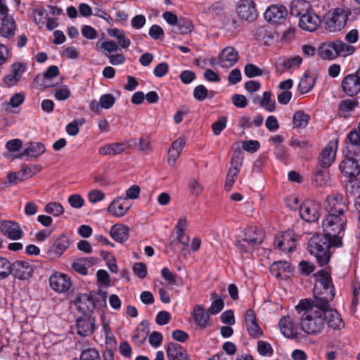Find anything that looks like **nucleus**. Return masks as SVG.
I'll list each match as a JSON object with an SVG mask.
<instances>
[{
    "instance_id": "obj_1",
    "label": "nucleus",
    "mask_w": 360,
    "mask_h": 360,
    "mask_svg": "<svg viewBox=\"0 0 360 360\" xmlns=\"http://www.w3.org/2000/svg\"><path fill=\"white\" fill-rule=\"evenodd\" d=\"M326 307L328 304L311 300H300L295 308L301 314L300 327L305 333L316 335L322 332L325 327L323 309Z\"/></svg>"
},
{
    "instance_id": "obj_2",
    "label": "nucleus",
    "mask_w": 360,
    "mask_h": 360,
    "mask_svg": "<svg viewBox=\"0 0 360 360\" xmlns=\"http://www.w3.org/2000/svg\"><path fill=\"white\" fill-rule=\"evenodd\" d=\"M347 218L345 214H328L322 221L324 234L332 240L335 247L342 245V238L345 233Z\"/></svg>"
},
{
    "instance_id": "obj_3",
    "label": "nucleus",
    "mask_w": 360,
    "mask_h": 360,
    "mask_svg": "<svg viewBox=\"0 0 360 360\" xmlns=\"http://www.w3.org/2000/svg\"><path fill=\"white\" fill-rule=\"evenodd\" d=\"M332 247H335L332 240L325 234L320 233L313 235L307 244L309 252L316 257L317 262L321 266L328 263L330 258V248Z\"/></svg>"
},
{
    "instance_id": "obj_4",
    "label": "nucleus",
    "mask_w": 360,
    "mask_h": 360,
    "mask_svg": "<svg viewBox=\"0 0 360 360\" xmlns=\"http://www.w3.org/2000/svg\"><path fill=\"white\" fill-rule=\"evenodd\" d=\"M318 284L314 288V295L311 300L323 303V305L332 301L335 297V288L330 274L321 269L315 274Z\"/></svg>"
},
{
    "instance_id": "obj_5",
    "label": "nucleus",
    "mask_w": 360,
    "mask_h": 360,
    "mask_svg": "<svg viewBox=\"0 0 360 360\" xmlns=\"http://www.w3.org/2000/svg\"><path fill=\"white\" fill-rule=\"evenodd\" d=\"M264 239V234L260 229L248 228L245 230L244 238L236 243L238 250L243 253H250L257 248Z\"/></svg>"
},
{
    "instance_id": "obj_6",
    "label": "nucleus",
    "mask_w": 360,
    "mask_h": 360,
    "mask_svg": "<svg viewBox=\"0 0 360 360\" xmlns=\"http://www.w3.org/2000/svg\"><path fill=\"white\" fill-rule=\"evenodd\" d=\"M348 20V13L342 8H336L332 13H328L325 18V27L329 32L341 30L346 25Z\"/></svg>"
},
{
    "instance_id": "obj_7",
    "label": "nucleus",
    "mask_w": 360,
    "mask_h": 360,
    "mask_svg": "<svg viewBox=\"0 0 360 360\" xmlns=\"http://www.w3.org/2000/svg\"><path fill=\"white\" fill-rule=\"evenodd\" d=\"M354 51V46H319L318 54L323 60H334L350 56Z\"/></svg>"
},
{
    "instance_id": "obj_8",
    "label": "nucleus",
    "mask_w": 360,
    "mask_h": 360,
    "mask_svg": "<svg viewBox=\"0 0 360 360\" xmlns=\"http://www.w3.org/2000/svg\"><path fill=\"white\" fill-rule=\"evenodd\" d=\"M321 205L318 202L307 200L300 207V215L307 222H314L320 217Z\"/></svg>"
},
{
    "instance_id": "obj_9",
    "label": "nucleus",
    "mask_w": 360,
    "mask_h": 360,
    "mask_svg": "<svg viewBox=\"0 0 360 360\" xmlns=\"http://www.w3.org/2000/svg\"><path fill=\"white\" fill-rule=\"evenodd\" d=\"M236 12L241 19L248 22H253L258 16L255 3L252 0L239 1Z\"/></svg>"
},
{
    "instance_id": "obj_10",
    "label": "nucleus",
    "mask_w": 360,
    "mask_h": 360,
    "mask_svg": "<svg viewBox=\"0 0 360 360\" xmlns=\"http://www.w3.org/2000/svg\"><path fill=\"white\" fill-rule=\"evenodd\" d=\"M297 238L295 233L292 230H288L281 236L276 237L274 240V246L283 252H292L296 246Z\"/></svg>"
},
{
    "instance_id": "obj_11",
    "label": "nucleus",
    "mask_w": 360,
    "mask_h": 360,
    "mask_svg": "<svg viewBox=\"0 0 360 360\" xmlns=\"http://www.w3.org/2000/svg\"><path fill=\"white\" fill-rule=\"evenodd\" d=\"M288 15V11L282 5L273 4L269 6L264 12V18L273 24H281Z\"/></svg>"
},
{
    "instance_id": "obj_12",
    "label": "nucleus",
    "mask_w": 360,
    "mask_h": 360,
    "mask_svg": "<svg viewBox=\"0 0 360 360\" xmlns=\"http://www.w3.org/2000/svg\"><path fill=\"white\" fill-rule=\"evenodd\" d=\"M337 148L336 141L330 140L327 143L319 156V164L321 167L328 168L332 165L335 158Z\"/></svg>"
},
{
    "instance_id": "obj_13",
    "label": "nucleus",
    "mask_w": 360,
    "mask_h": 360,
    "mask_svg": "<svg viewBox=\"0 0 360 360\" xmlns=\"http://www.w3.org/2000/svg\"><path fill=\"white\" fill-rule=\"evenodd\" d=\"M96 320L90 315L84 314L77 320V334L82 337L91 335L96 328Z\"/></svg>"
},
{
    "instance_id": "obj_14",
    "label": "nucleus",
    "mask_w": 360,
    "mask_h": 360,
    "mask_svg": "<svg viewBox=\"0 0 360 360\" xmlns=\"http://www.w3.org/2000/svg\"><path fill=\"white\" fill-rule=\"evenodd\" d=\"M131 143L136 144V139H131L127 142L112 143L106 144L98 149L101 155H116L121 154L131 146Z\"/></svg>"
},
{
    "instance_id": "obj_15",
    "label": "nucleus",
    "mask_w": 360,
    "mask_h": 360,
    "mask_svg": "<svg viewBox=\"0 0 360 360\" xmlns=\"http://www.w3.org/2000/svg\"><path fill=\"white\" fill-rule=\"evenodd\" d=\"M341 87L346 95L354 96L360 92V79L355 73L347 75L343 78Z\"/></svg>"
},
{
    "instance_id": "obj_16",
    "label": "nucleus",
    "mask_w": 360,
    "mask_h": 360,
    "mask_svg": "<svg viewBox=\"0 0 360 360\" xmlns=\"http://www.w3.org/2000/svg\"><path fill=\"white\" fill-rule=\"evenodd\" d=\"M131 206V203L127 200V198L117 197L110 202L108 207V212L116 217H122L127 212Z\"/></svg>"
},
{
    "instance_id": "obj_17",
    "label": "nucleus",
    "mask_w": 360,
    "mask_h": 360,
    "mask_svg": "<svg viewBox=\"0 0 360 360\" xmlns=\"http://www.w3.org/2000/svg\"><path fill=\"white\" fill-rule=\"evenodd\" d=\"M238 52L233 46H226L218 57V64L223 68H229L238 61Z\"/></svg>"
},
{
    "instance_id": "obj_18",
    "label": "nucleus",
    "mask_w": 360,
    "mask_h": 360,
    "mask_svg": "<svg viewBox=\"0 0 360 360\" xmlns=\"http://www.w3.org/2000/svg\"><path fill=\"white\" fill-rule=\"evenodd\" d=\"M49 283L53 290L60 293L68 292L71 286L70 279L65 274H55L51 276Z\"/></svg>"
},
{
    "instance_id": "obj_19",
    "label": "nucleus",
    "mask_w": 360,
    "mask_h": 360,
    "mask_svg": "<svg viewBox=\"0 0 360 360\" xmlns=\"http://www.w3.org/2000/svg\"><path fill=\"white\" fill-rule=\"evenodd\" d=\"M245 322L248 334L251 338H259L262 336V330L257 322L256 315L253 310L246 311Z\"/></svg>"
},
{
    "instance_id": "obj_20",
    "label": "nucleus",
    "mask_w": 360,
    "mask_h": 360,
    "mask_svg": "<svg viewBox=\"0 0 360 360\" xmlns=\"http://www.w3.org/2000/svg\"><path fill=\"white\" fill-rule=\"evenodd\" d=\"M321 20L319 15L311 11H308L300 18L299 25L301 29L314 32L321 25Z\"/></svg>"
},
{
    "instance_id": "obj_21",
    "label": "nucleus",
    "mask_w": 360,
    "mask_h": 360,
    "mask_svg": "<svg viewBox=\"0 0 360 360\" xmlns=\"http://www.w3.org/2000/svg\"><path fill=\"white\" fill-rule=\"evenodd\" d=\"M325 316V323H327L328 326L334 330H340L344 328L345 323L339 312L330 307V302H328V307L323 309Z\"/></svg>"
},
{
    "instance_id": "obj_22",
    "label": "nucleus",
    "mask_w": 360,
    "mask_h": 360,
    "mask_svg": "<svg viewBox=\"0 0 360 360\" xmlns=\"http://www.w3.org/2000/svg\"><path fill=\"white\" fill-rule=\"evenodd\" d=\"M342 200L343 196L339 194L328 196L326 200V208L328 214H345L347 207Z\"/></svg>"
},
{
    "instance_id": "obj_23",
    "label": "nucleus",
    "mask_w": 360,
    "mask_h": 360,
    "mask_svg": "<svg viewBox=\"0 0 360 360\" xmlns=\"http://www.w3.org/2000/svg\"><path fill=\"white\" fill-rule=\"evenodd\" d=\"M281 333L287 338H296L298 335V326L290 316H283L279 321Z\"/></svg>"
},
{
    "instance_id": "obj_24",
    "label": "nucleus",
    "mask_w": 360,
    "mask_h": 360,
    "mask_svg": "<svg viewBox=\"0 0 360 360\" xmlns=\"http://www.w3.org/2000/svg\"><path fill=\"white\" fill-rule=\"evenodd\" d=\"M11 271L14 276L19 280L29 278L33 272V268L29 262L25 261H15L12 263Z\"/></svg>"
},
{
    "instance_id": "obj_25",
    "label": "nucleus",
    "mask_w": 360,
    "mask_h": 360,
    "mask_svg": "<svg viewBox=\"0 0 360 360\" xmlns=\"http://www.w3.org/2000/svg\"><path fill=\"white\" fill-rule=\"evenodd\" d=\"M69 245L70 240L68 237L65 235H61L49 248L47 254L50 258H58L68 248Z\"/></svg>"
},
{
    "instance_id": "obj_26",
    "label": "nucleus",
    "mask_w": 360,
    "mask_h": 360,
    "mask_svg": "<svg viewBox=\"0 0 360 360\" xmlns=\"http://www.w3.org/2000/svg\"><path fill=\"white\" fill-rule=\"evenodd\" d=\"M1 233L12 240H18L22 237V231L19 224L13 221H4L0 224Z\"/></svg>"
},
{
    "instance_id": "obj_27",
    "label": "nucleus",
    "mask_w": 360,
    "mask_h": 360,
    "mask_svg": "<svg viewBox=\"0 0 360 360\" xmlns=\"http://www.w3.org/2000/svg\"><path fill=\"white\" fill-rule=\"evenodd\" d=\"M15 23L8 12L0 13V34L4 37H10L14 34Z\"/></svg>"
},
{
    "instance_id": "obj_28",
    "label": "nucleus",
    "mask_w": 360,
    "mask_h": 360,
    "mask_svg": "<svg viewBox=\"0 0 360 360\" xmlns=\"http://www.w3.org/2000/svg\"><path fill=\"white\" fill-rule=\"evenodd\" d=\"M186 144V140L184 137H180L175 140L168 150L167 163L170 167L175 165L176 160L179 158L183 148Z\"/></svg>"
},
{
    "instance_id": "obj_29",
    "label": "nucleus",
    "mask_w": 360,
    "mask_h": 360,
    "mask_svg": "<svg viewBox=\"0 0 360 360\" xmlns=\"http://www.w3.org/2000/svg\"><path fill=\"white\" fill-rule=\"evenodd\" d=\"M166 353L169 360H191L184 347L178 343L169 342Z\"/></svg>"
},
{
    "instance_id": "obj_30",
    "label": "nucleus",
    "mask_w": 360,
    "mask_h": 360,
    "mask_svg": "<svg viewBox=\"0 0 360 360\" xmlns=\"http://www.w3.org/2000/svg\"><path fill=\"white\" fill-rule=\"evenodd\" d=\"M342 173L349 179L355 178L360 173V166L358 162L352 158H346L340 165Z\"/></svg>"
},
{
    "instance_id": "obj_31",
    "label": "nucleus",
    "mask_w": 360,
    "mask_h": 360,
    "mask_svg": "<svg viewBox=\"0 0 360 360\" xmlns=\"http://www.w3.org/2000/svg\"><path fill=\"white\" fill-rule=\"evenodd\" d=\"M75 302L78 310L84 314L92 311L95 308L94 300L89 294H81Z\"/></svg>"
},
{
    "instance_id": "obj_32",
    "label": "nucleus",
    "mask_w": 360,
    "mask_h": 360,
    "mask_svg": "<svg viewBox=\"0 0 360 360\" xmlns=\"http://www.w3.org/2000/svg\"><path fill=\"white\" fill-rule=\"evenodd\" d=\"M270 272L276 278L286 277L292 271V266L290 263L285 261H278L274 262L270 266Z\"/></svg>"
},
{
    "instance_id": "obj_33",
    "label": "nucleus",
    "mask_w": 360,
    "mask_h": 360,
    "mask_svg": "<svg viewBox=\"0 0 360 360\" xmlns=\"http://www.w3.org/2000/svg\"><path fill=\"white\" fill-rule=\"evenodd\" d=\"M257 39L262 41L264 45L278 43L279 34L271 30L259 27L256 32Z\"/></svg>"
},
{
    "instance_id": "obj_34",
    "label": "nucleus",
    "mask_w": 360,
    "mask_h": 360,
    "mask_svg": "<svg viewBox=\"0 0 360 360\" xmlns=\"http://www.w3.org/2000/svg\"><path fill=\"white\" fill-rule=\"evenodd\" d=\"M129 228L123 224L113 225L110 231V236L116 241L122 243L129 238Z\"/></svg>"
},
{
    "instance_id": "obj_35",
    "label": "nucleus",
    "mask_w": 360,
    "mask_h": 360,
    "mask_svg": "<svg viewBox=\"0 0 360 360\" xmlns=\"http://www.w3.org/2000/svg\"><path fill=\"white\" fill-rule=\"evenodd\" d=\"M208 313V311H205L201 305H197L194 308L193 316L197 326L201 329L205 328L208 325L210 319Z\"/></svg>"
},
{
    "instance_id": "obj_36",
    "label": "nucleus",
    "mask_w": 360,
    "mask_h": 360,
    "mask_svg": "<svg viewBox=\"0 0 360 360\" xmlns=\"http://www.w3.org/2000/svg\"><path fill=\"white\" fill-rule=\"evenodd\" d=\"M103 50L102 52L104 53L109 58L110 63L113 65H117L122 64L124 58L122 54L116 53L113 54L118 51L119 46H101Z\"/></svg>"
},
{
    "instance_id": "obj_37",
    "label": "nucleus",
    "mask_w": 360,
    "mask_h": 360,
    "mask_svg": "<svg viewBox=\"0 0 360 360\" xmlns=\"http://www.w3.org/2000/svg\"><path fill=\"white\" fill-rule=\"evenodd\" d=\"M315 82L316 78L314 75L307 72H304L299 83V91L302 94L309 92L314 87Z\"/></svg>"
},
{
    "instance_id": "obj_38",
    "label": "nucleus",
    "mask_w": 360,
    "mask_h": 360,
    "mask_svg": "<svg viewBox=\"0 0 360 360\" xmlns=\"http://www.w3.org/2000/svg\"><path fill=\"white\" fill-rule=\"evenodd\" d=\"M358 103L356 100L346 99L340 102L338 107V114L340 117H347L349 116Z\"/></svg>"
},
{
    "instance_id": "obj_39",
    "label": "nucleus",
    "mask_w": 360,
    "mask_h": 360,
    "mask_svg": "<svg viewBox=\"0 0 360 360\" xmlns=\"http://www.w3.org/2000/svg\"><path fill=\"white\" fill-rule=\"evenodd\" d=\"M46 150V148L44 144L39 142H32L25 148V153L27 157L30 158H38Z\"/></svg>"
},
{
    "instance_id": "obj_40",
    "label": "nucleus",
    "mask_w": 360,
    "mask_h": 360,
    "mask_svg": "<svg viewBox=\"0 0 360 360\" xmlns=\"http://www.w3.org/2000/svg\"><path fill=\"white\" fill-rule=\"evenodd\" d=\"M310 120V116L302 110H298L295 112L292 122L296 128H305Z\"/></svg>"
},
{
    "instance_id": "obj_41",
    "label": "nucleus",
    "mask_w": 360,
    "mask_h": 360,
    "mask_svg": "<svg viewBox=\"0 0 360 360\" xmlns=\"http://www.w3.org/2000/svg\"><path fill=\"white\" fill-rule=\"evenodd\" d=\"M148 328L143 323L138 327L136 331L132 337V340L138 346L142 345L146 340L148 335Z\"/></svg>"
},
{
    "instance_id": "obj_42",
    "label": "nucleus",
    "mask_w": 360,
    "mask_h": 360,
    "mask_svg": "<svg viewBox=\"0 0 360 360\" xmlns=\"http://www.w3.org/2000/svg\"><path fill=\"white\" fill-rule=\"evenodd\" d=\"M214 91H208L202 84L196 86L193 90V97L198 101H202L207 97L212 98L214 97Z\"/></svg>"
},
{
    "instance_id": "obj_43",
    "label": "nucleus",
    "mask_w": 360,
    "mask_h": 360,
    "mask_svg": "<svg viewBox=\"0 0 360 360\" xmlns=\"http://www.w3.org/2000/svg\"><path fill=\"white\" fill-rule=\"evenodd\" d=\"M312 179L316 186H322L328 182L329 174L326 171L317 167L314 173Z\"/></svg>"
},
{
    "instance_id": "obj_44",
    "label": "nucleus",
    "mask_w": 360,
    "mask_h": 360,
    "mask_svg": "<svg viewBox=\"0 0 360 360\" xmlns=\"http://www.w3.org/2000/svg\"><path fill=\"white\" fill-rule=\"evenodd\" d=\"M309 6L308 2L302 0H294L291 3L290 13L292 15L301 17L302 13Z\"/></svg>"
},
{
    "instance_id": "obj_45",
    "label": "nucleus",
    "mask_w": 360,
    "mask_h": 360,
    "mask_svg": "<svg viewBox=\"0 0 360 360\" xmlns=\"http://www.w3.org/2000/svg\"><path fill=\"white\" fill-rule=\"evenodd\" d=\"M109 36L116 38L120 45H130V40L126 37L124 30L117 28H111L108 30Z\"/></svg>"
},
{
    "instance_id": "obj_46",
    "label": "nucleus",
    "mask_w": 360,
    "mask_h": 360,
    "mask_svg": "<svg viewBox=\"0 0 360 360\" xmlns=\"http://www.w3.org/2000/svg\"><path fill=\"white\" fill-rule=\"evenodd\" d=\"M302 62V58L300 56H295L290 58H285L281 62L280 65L285 70L298 68Z\"/></svg>"
},
{
    "instance_id": "obj_47",
    "label": "nucleus",
    "mask_w": 360,
    "mask_h": 360,
    "mask_svg": "<svg viewBox=\"0 0 360 360\" xmlns=\"http://www.w3.org/2000/svg\"><path fill=\"white\" fill-rule=\"evenodd\" d=\"M12 263L5 257H0V279L8 278L11 274Z\"/></svg>"
},
{
    "instance_id": "obj_48",
    "label": "nucleus",
    "mask_w": 360,
    "mask_h": 360,
    "mask_svg": "<svg viewBox=\"0 0 360 360\" xmlns=\"http://www.w3.org/2000/svg\"><path fill=\"white\" fill-rule=\"evenodd\" d=\"M212 297L215 298V300L212 301L211 306L207 311L210 314H217L223 309L224 302L222 298H219L217 297V293H213Z\"/></svg>"
},
{
    "instance_id": "obj_49",
    "label": "nucleus",
    "mask_w": 360,
    "mask_h": 360,
    "mask_svg": "<svg viewBox=\"0 0 360 360\" xmlns=\"http://www.w3.org/2000/svg\"><path fill=\"white\" fill-rule=\"evenodd\" d=\"M54 98L58 101H65L71 96V91L67 86H62L54 89Z\"/></svg>"
},
{
    "instance_id": "obj_50",
    "label": "nucleus",
    "mask_w": 360,
    "mask_h": 360,
    "mask_svg": "<svg viewBox=\"0 0 360 360\" xmlns=\"http://www.w3.org/2000/svg\"><path fill=\"white\" fill-rule=\"evenodd\" d=\"M295 35V28L290 27L279 34L278 43L290 44L293 41Z\"/></svg>"
},
{
    "instance_id": "obj_51",
    "label": "nucleus",
    "mask_w": 360,
    "mask_h": 360,
    "mask_svg": "<svg viewBox=\"0 0 360 360\" xmlns=\"http://www.w3.org/2000/svg\"><path fill=\"white\" fill-rule=\"evenodd\" d=\"M46 212L58 217L64 212L63 207L58 202L48 203L44 208Z\"/></svg>"
},
{
    "instance_id": "obj_52",
    "label": "nucleus",
    "mask_w": 360,
    "mask_h": 360,
    "mask_svg": "<svg viewBox=\"0 0 360 360\" xmlns=\"http://www.w3.org/2000/svg\"><path fill=\"white\" fill-rule=\"evenodd\" d=\"M80 360H101V357L96 349L87 348L82 351Z\"/></svg>"
},
{
    "instance_id": "obj_53",
    "label": "nucleus",
    "mask_w": 360,
    "mask_h": 360,
    "mask_svg": "<svg viewBox=\"0 0 360 360\" xmlns=\"http://www.w3.org/2000/svg\"><path fill=\"white\" fill-rule=\"evenodd\" d=\"M298 269L301 275L307 276L314 271L315 266L311 262L302 260L298 264Z\"/></svg>"
},
{
    "instance_id": "obj_54",
    "label": "nucleus",
    "mask_w": 360,
    "mask_h": 360,
    "mask_svg": "<svg viewBox=\"0 0 360 360\" xmlns=\"http://www.w3.org/2000/svg\"><path fill=\"white\" fill-rule=\"evenodd\" d=\"M244 73L248 78H252L257 76H262L263 75V70L255 65L249 63L245 66Z\"/></svg>"
},
{
    "instance_id": "obj_55",
    "label": "nucleus",
    "mask_w": 360,
    "mask_h": 360,
    "mask_svg": "<svg viewBox=\"0 0 360 360\" xmlns=\"http://www.w3.org/2000/svg\"><path fill=\"white\" fill-rule=\"evenodd\" d=\"M261 105L269 112H273L275 110V102L271 99L270 92H264Z\"/></svg>"
},
{
    "instance_id": "obj_56",
    "label": "nucleus",
    "mask_w": 360,
    "mask_h": 360,
    "mask_svg": "<svg viewBox=\"0 0 360 360\" xmlns=\"http://www.w3.org/2000/svg\"><path fill=\"white\" fill-rule=\"evenodd\" d=\"M227 118L224 116L220 117L219 120L212 124V131L214 135H219L226 126Z\"/></svg>"
},
{
    "instance_id": "obj_57",
    "label": "nucleus",
    "mask_w": 360,
    "mask_h": 360,
    "mask_svg": "<svg viewBox=\"0 0 360 360\" xmlns=\"http://www.w3.org/2000/svg\"><path fill=\"white\" fill-rule=\"evenodd\" d=\"M5 147L10 152H18L22 147V141L19 139L9 140L6 143Z\"/></svg>"
},
{
    "instance_id": "obj_58",
    "label": "nucleus",
    "mask_w": 360,
    "mask_h": 360,
    "mask_svg": "<svg viewBox=\"0 0 360 360\" xmlns=\"http://www.w3.org/2000/svg\"><path fill=\"white\" fill-rule=\"evenodd\" d=\"M162 335L158 332L153 331L148 338L149 344L154 348L160 347L162 342Z\"/></svg>"
},
{
    "instance_id": "obj_59",
    "label": "nucleus",
    "mask_w": 360,
    "mask_h": 360,
    "mask_svg": "<svg viewBox=\"0 0 360 360\" xmlns=\"http://www.w3.org/2000/svg\"><path fill=\"white\" fill-rule=\"evenodd\" d=\"M35 174V172L31 167L27 166L25 164H22L21 169L18 172V175L21 176L19 177V181H23L29 179Z\"/></svg>"
},
{
    "instance_id": "obj_60",
    "label": "nucleus",
    "mask_w": 360,
    "mask_h": 360,
    "mask_svg": "<svg viewBox=\"0 0 360 360\" xmlns=\"http://www.w3.org/2000/svg\"><path fill=\"white\" fill-rule=\"evenodd\" d=\"M68 200L70 206L75 209L81 208L84 203V199L79 194H73L70 195Z\"/></svg>"
},
{
    "instance_id": "obj_61",
    "label": "nucleus",
    "mask_w": 360,
    "mask_h": 360,
    "mask_svg": "<svg viewBox=\"0 0 360 360\" xmlns=\"http://www.w3.org/2000/svg\"><path fill=\"white\" fill-rule=\"evenodd\" d=\"M99 103L103 108L109 109L115 103V98L112 94H104L100 97Z\"/></svg>"
},
{
    "instance_id": "obj_62",
    "label": "nucleus",
    "mask_w": 360,
    "mask_h": 360,
    "mask_svg": "<svg viewBox=\"0 0 360 360\" xmlns=\"http://www.w3.org/2000/svg\"><path fill=\"white\" fill-rule=\"evenodd\" d=\"M257 351L259 354L262 356L271 355L273 353V349L271 345L261 340L257 343Z\"/></svg>"
},
{
    "instance_id": "obj_63",
    "label": "nucleus",
    "mask_w": 360,
    "mask_h": 360,
    "mask_svg": "<svg viewBox=\"0 0 360 360\" xmlns=\"http://www.w3.org/2000/svg\"><path fill=\"white\" fill-rule=\"evenodd\" d=\"M347 139L354 146H360V132L357 129L350 131L347 135Z\"/></svg>"
},
{
    "instance_id": "obj_64",
    "label": "nucleus",
    "mask_w": 360,
    "mask_h": 360,
    "mask_svg": "<svg viewBox=\"0 0 360 360\" xmlns=\"http://www.w3.org/2000/svg\"><path fill=\"white\" fill-rule=\"evenodd\" d=\"M148 34L154 39H160L164 37V31L160 26L153 25L149 29Z\"/></svg>"
}]
</instances>
